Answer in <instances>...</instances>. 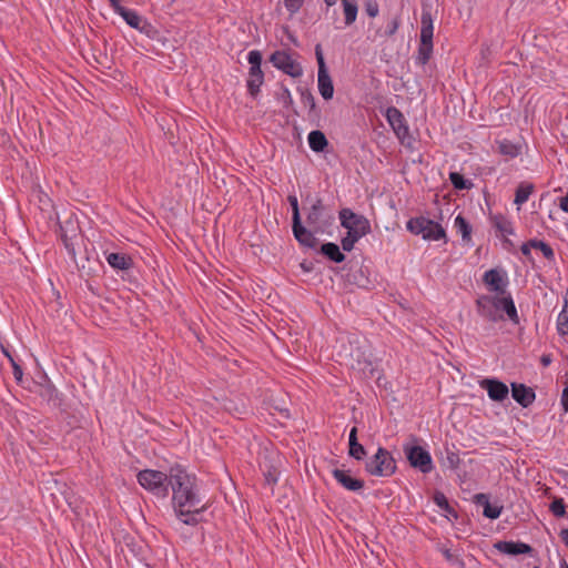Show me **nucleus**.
<instances>
[{
  "label": "nucleus",
  "instance_id": "obj_1",
  "mask_svg": "<svg viewBox=\"0 0 568 568\" xmlns=\"http://www.w3.org/2000/svg\"><path fill=\"white\" fill-rule=\"evenodd\" d=\"M169 483L175 515L185 525H196L205 505L199 495L195 477L181 467H172Z\"/></svg>",
  "mask_w": 568,
  "mask_h": 568
},
{
  "label": "nucleus",
  "instance_id": "obj_2",
  "mask_svg": "<svg viewBox=\"0 0 568 568\" xmlns=\"http://www.w3.org/2000/svg\"><path fill=\"white\" fill-rule=\"evenodd\" d=\"M477 306L480 315L493 322L503 320L506 315L514 324L519 323L515 303L507 292L480 296Z\"/></svg>",
  "mask_w": 568,
  "mask_h": 568
},
{
  "label": "nucleus",
  "instance_id": "obj_3",
  "mask_svg": "<svg viewBox=\"0 0 568 568\" xmlns=\"http://www.w3.org/2000/svg\"><path fill=\"white\" fill-rule=\"evenodd\" d=\"M338 219L341 226L346 230V235L341 240L342 247L346 252L352 251L362 237L371 233L369 220L348 207L338 212Z\"/></svg>",
  "mask_w": 568,
  "mask_h": 568
},
{
  "label": "nucleus",
  "instance_id": "obj_4",
  "mask_svg": "<svg viewBox=\"0 0 568 568\" xmlns=\"http://www.w3.org/2000/svg\"><path fill=\"white\" fill-rule=\"evenodd\" d=\"M406 229L415 234L420 235L425 241H440L447 242V236L444 227L427 217L418 216L407 221Z\"/></svg>",
  "mask_w": 568,
  "mask_h": 568
},
{
  "label": "nucleus",
  "instance_id": "obj_5",
  "mask_svg": "<svg viewBox=\"0 0 568 568\" xmlns=\"http://www.w3.org/2000/svg\"><path fill=\"white\" fill-rule=\"evenodd\" d=\"M138 483L148 491L159 497L169 494L170 474L155 469H143L136 475Z\"/></svg>",
  "mask_w": 568,
  "mask_h": 568
},
{
  "label": "nucleus",
  "instance_id": "obj_6",
  "mask_svg": "<svg viewBox=\"0 0 568 568\" xmlns=\"http://www.w3.org/2000/svg\"><path fill=\"white\" fill-rule=\"evenodd\" d=\"M247 62L250 69L246 85L250 94L255 97L264 82V73L261 69L262 53L258 50H251L247 53Z\"/></svg>",
  "mask_w": 568,
  "mask_h": 568
},
{
  "label": "nucleus",
  "instance_id": "obj_7",
  "mask_svg": "<svg viewBox=\"0 0 568 568\" xmlns=\"http://www.w3.org/2000/svg\"><path fill=\"white\" fill-rule=\"evenodd\" d=\"M395 469L394 458L384 448H378L376 454L366 464V470L373 476H390L395 473Z\"/></svg>",
  "mask_w": 568,
  "mask_h": 568
},
{
  "label": "nucleus",
  "instance_id": "obj_8",
  "mask_svg": "<svg viewBox=\"0 0 568 568\" xmlns=\"http://www.w3.org/2000/svg\"><path fill=\"white\" fill-rule=\"evenodd\" d=\"M270 62L278 70L288 74L292 78H300L303 75V68L288 52L275 51L270 57Z\"/></svg>",
  "mask_w": 568,
  "mask_h": 568
},
{
  "label": "nucleus",
  "instance_id": "obj_9",
  "mask_svg": "<svg viewBox=\"0 0 568 568\" xmlns=\"http://www.w3.org/2000/svg\"><path fill=\"white\" fill-rule=\"evenodd\" d=\"M120 17H122L128 26L138 30L140 33L145 34L148 38H158V29L148 19L140 16L135 10L125 9Z\"/></svg>",
  "mask_w": 568,
  "mask_h": 568
},
{
  "label": "nucleus",
  "instance_id": "obj_10",
  "mask_svg": "<svg viewBox=\"0 0 568 568\" xmlns=\"http://www.w3.org/2000/svg\"><path fill=\"white\" fill-rule=\"evenodd\" d=\"M405 455L409 464L418 468L422 473L427 474L433 469V460L430 454L420 446L405 445Z\"/></svg>",
  "mask_w": 568,
  "mask_h": 568
},
{
  "label": "nucleus",
  "instance_id": "obj_11",
  "mask_svg": "<svg viewBox=\"0 0 568 568\" xmlns=\"http://www.w3.org/2000/svg\"><path fill=\"white\" fill-rule=\"evenodd\" d=\"M420 49L419 53L423 55V60L426 61L433 48V33L434 23L429 12H423L420 18Z\"/></svg>",
  "mask_w": 568,
  "mask_h": 568
},
{
  "label": "nucleus",
  "instance_id": "obj_12",
  "mask_svg": "<svg viewBox=\"0 0 568 568\" xmlns=\"http://www.w3.org/2000/svg\"><path fill=\"white\" fill-rule=\"evenodd\" d=\"M385 116L396 136L400 141H405L409 135V129L403 113L398 109L390 106L387 108Z\"/></svg>",
  "mask_w": 568,
  "mask_h": 568
},
{
  "label": "nucleus",
  "instance_id": "obj_13",
  "mask_svg": "<svg viewBox=\"0 0 568 568\" xmlns=\"http://www.w3.org/2000/svg\"><path fill=\"white\" fill-rule=\"evenodd\" d=\"M484 283L489 291L496 293H505L508 284L507 275L500 270H489L484 274Z\"/></svg>",
  "mask_w": 568,
  "mask_h": 568
},
{
  "label": "nucleus",
  "instance_id": "obj_14",
  "mask_svg": "<svg viewBox=\"0 0 568 568\" xmlns=\"http://www.w3.org/2000/svg\"><path fill=\"white\" fill-rule=\"evenodd\" d=\"M479 385L487 392L488 397L495 402L504 400L509 394L508 386L497 379L486 378L483 379Z\"/></svg>",
  "mask_w": 568,
  "mask_h": 568
},
{
  "label": "nucleus",
  "instance_id": "obj_15",
  "mask_svg": "<svg viewBox=\"0 0 568 568\" xmlns=\"http://www.w3.org/2000/svg\"><path fill=\"white\" fill-rule=\"evenodd\" d=\"M513 398L523 407H528L535 399V393L524 384H511Z\"/></svg>",
  "mask_w": 568,
  "mask_h": 568
},
{
  "label": "nucleus",
  "instance_id": "obj_16",
  "mask_svg": "<svg viewBox=\"0 0 568 568\" xmlns=\"http://www.w3.org/2000/svg\"><path fill=\"white\" fill-rule=\"evenodd\" d=\"M293 233L295 239L300 242V244L306 246V247H315L316 245V237L313 232L305 229L301 220H297V222H293Z\"/></svg>",
  "mask_w": 568,
  "mask_h": 568
},
{
  "label": "nucleus",
  "instance_id": "obj_17",
  "mask_svg": "<svg viewBox=\"0 0 568 568\" xmlns=\"http://www.w3.org/2000/svg\"><path fill=\"white\" fill-rule=\"evenodd\" d=\"M333 476L344 488L352 491H357L364 486L362 480L352 477V475L346 470L334 469Z\"/></svg>",
  "mask_w": 568,
  "mask_h": 568
},
{
  "label": "nucleus",
  "instance_id": "obj_18",
  "mask_svg": "<svg viewBox=\"0 0 568 568\" xmlns=\"http://www.w3.org/2000/svg\"><path fill=\"white\" fill-rule=\"evenodd\" d=\"M317 85L320 94L324 100H331L334 95V85L327 70H318Z\"/></svg>",
  "mask_w": 568,
  "mask_h": 568
},
{
  "label": "nucleus",
  "instance_id": "obj_19",
  "mask_svg": "<svg viewBox=\"0 0 568 568\" xmlns=\"http://www.w3.org/2000/svg\"><path fill=\"white\" fill-rule=\"evenodd\" d=\"M322 215H323V204L320 199L314 200L311 207L308 209L306 221L308 225H311L315 232L322 230Z\"/></svg>",
  "mask_w": 568,
  "mask_h": 568
},
{
  "label": "nucleus",
  "instance_id": "obj_20",
  "mask_svg": "<svg viewBox=\"0 0 568 568\" xmlns=\"http://www.w3.org/2000/svg\"><path fill=\"white\" fill-rule=\"evenodd\" d=\"M495 547L506 555H520L528 554L530 551V547L524 542L499 541Z\"/></svg>",
  "mask_w": 568,
  "mask_h": 568
},
{
  "label": "nucleus",
  "instance_id": "obj_21",
  "mask_svg": "<svg viewBox=\"0 0 568 568\" xmlns=\"http://www.w3.org/2000/svg\"><path fill=\"white\" fill-rule=\"evenodd\" d=\"M491 222L501 236L506 237L514 234L513 223L506 216L500 214L494 215L491 216Z\"/></svg>",
  "mask_w": 568,
  "mask_h": 568
},
{
  "label": "nucleus",
  "instance_id": "obj_22",
  "mask_svg": "<svg viewBox=\"0 0 568 568\" xmlns=\"http://www.w3.org/2000/svg\"><path fill=\"white\" fill-rule=\"evenodd\" d=\"M348 444H349V455L353 458L359 460L365 456L366 453H365L363 445H361L357 442V428L356 427H353L349 432Z\"/></svg>",
  "mask_w": 568,
  "mask_h": 568
},
{
  "label": "nucleus",
  "instance_id": "obj_23",
  "mask_svg": "<svg viewBox=\"0 0 568 568\" xmlns=\"http://www.w3.org/2000/svg\"><path fill=\"white\" fill-rule=\"evenodd\" d=\"M109 265L115 270H128L131 265V260L125 254L110 253L105 256Z\"/></svg>",
  "mask_w": 568,
  "mask_h": 568
},
{
  "label": "nucleus",
  "instance_id": "obj_24",
  "mask_svg": "<svg viewBox=\"0 0 568 568\" xmlns=\"http://www.w3.org/2000/svg\"><path fill=\"white\" fill-rule=\"evenodd\" d=\"M308 145L314 152H322L327 146V139L321 131H312L307 136Z\"/></svg>",
  "mask_w": 568,
  "mask_h": 568
},
{
  "label": "nucleus",
  "instance_id": "obj_25",
  "mask_svg": "<svg viewBox=\"0 0 568 568\" xmlns=\"http://www.w3.org/2000/svg\"><path fill=\"white\" fill-rule=\"evenodd\" d=\"M454 227L456 229V232L462 235L464 242H471V226L463 215L459 214L455 217Z\"/></svg>",
  "mask_w": 568,
  "mask_h": 568
},
{
  "label": "nucleus",
  "instance_id": "obj_26",
  "mask_svg": "<svg viewBox=\"0 0 568 568\" xmlns=\"http://www.w3.org/2000/svg\"><path fill=\"white\" fill-rule=\"evenodd\" d=\"M345 24L351 26L356 21L358 7L356 0H342Z\"/></svg>",
  "mask_w": 568,
  "mask_h": 568
},
{
  "label": "nucleus",
  "instance_id": "obj_27",
  "mask_svg": "<svg viewBox=\"0 0 568 568\" xmlns=\"http://www.w3.org/2000/svg\"><path fill=\"white\" fill-rule=\"evenodd\" d=\"M477 500H478V503H481L484 505V515L487 518L496 519L500 516L501 509H503L501 506L491 505L489 503L488 498L483 494L477 496Z\"/></svg>",
  "mask_w": 568,
  "mask_h": 568
},
{
  "label": "nucleus",
  "instance_id": "obj_28",
  "mask_svg": "<svg viewBox=\"0 0 568 568\" xmlns=\"http://www.w3.org/2000/svg\"><path fill=\"white\" fill-rule=\"evenodd\" d=\"M532 191L534 185L530 183L525 182L518 185L514 201L518 210L520 209V205L528 201Z\"/></svg>",
  "mask_w": 568,
  "mask_h": 568
},
{
  "label": "nucleus",
  "instance_id": "obj_29",
  "mask_svg": "<svg viewBox=\"0 0 568 568\" xmlns=\"http://www.w3.org/2000/svg\"><path fill=\"white\" fill-rule=\"evenodd\" d=\"M322 253L336 263L345 260V255L341 252L338 245L335 243H325L321 248Z\"/></svg>",
  "mask_w": 568,
  "mask_h": 568
},
{
  "label": "nucleus",
  "instance_id": "obj_30",
  "mask_svg": "<svg viewBox=\"0 0 568 568\" xmlns=\"http://www.w3.org/2000/svg\"><path fill=\"white\" fill-rule=\"evenodd\" d=\"M557 331L560 335H568V291L565 298V305L557 316Z\"/></svg>",
  "mask_w": 568,
  "mask_h": 568
},
{
  "label": "nucleus",
  "instance_id": "obj_31",
  "mask_svg": "<svg viewBox=\"0 0 568 568\" xmlns=\"http://www.w3.org/2000/svg\"><path fill=\"white\" fill-rule=\"evenodd\" d=\"M498 150L501 154L507 155L509 158H515L520 152V148L517 144L507 140L498 142Z\"/></svg>",
  "mask_w": 568,
  "mask_h": 568
},
{
  "label": "nucleus",
  "instance_id": "obj_32",
  "mask_svg": "<svg viewBox=\"0 0 568 568\" xmlns=\"http://www.w3.org/2000/svg\"><path fill=\"white\" fill-rule=\"evenodd\" d=\"M531 245L534 246V250L540 252L547 260H554L555 253L547 243L542 241H531Z\"/></svg>",
  "mask_w": 568,
  "mask_h": 568
},
{
  "label": "nucleus",
  "instance_id": "obj_33",
  "mask_svg": "<svg viewBox=\"0 0 568 568\" xmlns=\"http://www.w3.org/2000/svg\"><path fill=\"white\" fill-rule=\"evenodd\" d=\"M449 179L454 187L457 190L469 189L471 185V183L468 180H465L464 176L457 172L450 173Z\"/></svg>",
  "mask_w": 568,
  "mask_h": 568
},
{
  "label": "nucleus",
  "instance_id": "obj_34",
  "mask_svg": "<svg viewBox=\"0 0 568 568\" xmlns=\"http://www.w3.org/2000/svg\"><path fill=\"white\" fill-rule=\"evenodd\" d=\"M549 509L556 517H564L566 515V505L561 498L554 499Z\"/></svg>",
  "mask_w": 568,
  "mask_h": 568
},
{
  "label": "nucleus",
  "instance_id": "obj_35",
  "mask_svg": "<svg viewBox=\"0 0 568 568\" xmlns=\"http://www.w3.org/2000/svg\"><path fill=\"white\" fill-rule=\"evenodd\" d=\"M365 11L371 18H375L379 12L377 2L374 0H367L365 2Z\"/></svg>",
  "mask_w": 568,
  "mask_h": 568
},
{
  "label": "nucleus",
  "instance_id": "obj_36",
  "mask_svg": "<svg viewBox=\"0 0 568 568\" xmlns=\"http://www.w3.org/2000/svg\"><path fill=\"white\" fill-rule=\"evenodd\" d=\"M303 3V0H284V4L291 14L297 12Z\"/></svg>",
  "mask_w": 568,
  "mask_h": 568
},
{
  "label": "nucleus",
  "instance_id": "obj_37",
  "mask_svg": "<svg viewBox=\"0 0 568 568\" xmlns=\"http://www.w3.org/2000/svg\"><path fill=\"white\" fill-rule=\"evenodd\" d=\"M434 501L439 508L444 510H449V505L444 494L437 493L434 496Z\"/></svg>",
  "mask_w": 568,
  "mask_h": 568
},
{
  "label": "nucleus",
  "instance_id": "obj_38",
  "mask_svg": "<svg viewBox=\"0 0 568 568\" xmlns=\"http://www.w3.org/2000/svg\"><path fill=\"white\" fill-rule=\"evenodd\" d=\"M288 201L293 211V222H297V220H301L297 199L292 195L288 197Z\"/></svg>",
  "mask_w": 568,
  "mask_h": 568
},
{
  "label": "nucleus",
  "instance_id": "obj_39",
  "mask_svg": "<svg viewBox=\"0 0 568 568\" xmlns=\"http://www.w3.org/2000/svg\"><path fill=\"white\" fill-rule=\"evenodd\" d=\"M315 54H316V60H317V64H318V70H327V68L325 65V60H324V55L322 52V48L320 44L316 45V48H315Z\"/></svg>",
  "mask_w": 568,
  "mask_h": 568
},
{
  "label": "nucleus",
  "instance_id": "obj_40",
  "mask_svg": "<svg viewBox=\"0 0 568 568\" xmlns=\"http://www.w3.org/2000/svg\"><path fill=\"white\" fill-rule=\"evenodd\" d=\"M10 363L13 369V376L18 382L22 381L23 372L22 368L18 365V363L13 359V357H10Z\"/></svg>",
  "mask_w": 568,
  "mask_h": 568
},
{
  "label": "nucleus",
  "instance_id": "obj_41",
  "mask_svg": "<svg viewBox=\"0 0 568 568\" xmlns=\"http://www.w3.org/2000/svg\"><path fill=\"white\" fill-rule=\"evenodd\" d=\"M566 378L567 379H566L565 388L562 390L561 403L565 408V412H568V371L566 372Z\"/></svg>",
  "mask_w": 568,
  "mask_h": 568
},
{
  "label": "nucleus",
  "instance_id": "obj_42",
  "mask_svg": "<svg viewBox=\"0 0 568 568\" xmlns=\"http://www.w3.org/2000/svg\"><path fill=\"white\" fill-rule=\"evenodd\" d=\"M113 8L114 12L119 16H121L126 8L121 6L120 0H108Z\"/></svg>",
  "mask_w": 568,
  "mask_h": 568
},
{
  "label": "nucleus",
  "instance_id": "obj_43",
  "mask_svg": "<svg viewBox=\"0 0 568 568\" xmlns=\"http://www.w3.org/2000/svg\"><path fill=\"white\" fill-rule=\"evenodd\" d=\"M532 250L531 241L521 245V253L526 256H529Z\"/></svg>",
  "mask_w": 568,
  "mask_h": 568
},
{
  "label": "nucleus",
  "instance_id": "obj_44",
  "mask_svg": "<svg viewBox=\"0 0 568 568\" xmlns=\"http://www.w3.org/2000/svg\"><path fill=\"white\" fill-rule=\"evenodd\" d=\"M559 536L561 541L568 547V529H562Z\"/></svg>",
  "mask_w": 568,
  "mask_h": 568
},
{
  "label": "nucleus",
  "instance_id": "obj_45",
  "mask_svg": "<svg viewBox=\"0 0 568 568\" xmlns=\"http://www.w3.org/2000/svg\"><path fill=\"white\" fill-rule=\"evenodd\" d=\"M64 244H65V247L69 251V253L74 256L75 255L74 247L67 240H64Z\"/></svg>",
  "mask_w": 568,
  "mask_h": 568
},
{
  "label": "nucleus",
  "instance_id": "obj_46",
  "mask_svg": "<svg viewBox=\"0 0 568 568\" xmlns=\"http://www.w3.org/2000/svg\"><path fill=\"white\" fill-rule=\"evenodd\" d=\"M541 363H542L544 366H548L551 363L550 356L549 355H544L541 357Z\"/></svg>",
  "mask_w": 568,
  "mask_h": 568
},
{
  "label": "nucleus",
  "instance_id": "obj_47",
  "mask_svg": "<svg viewBox=\"0 0 568 568\" xmlns=\"http://www.w3.org/2000/svg\"><path fill=\"white\" fill-rule=\"evenodd\" d=\"M325 3L327 4V7H332L336 3V0H325Z\"/></svg>",
  "mask_w": 568,
  "mask_h": 568
},
{
  "label": "nucleus",
  "instance_id": "obj_48",
  "mask_svg": "<svg viewBox=\"0 0 568 568\" xmlns=\"http://www.w3.org/2000/svg\"><path fill=\"white\" fill-rule=\"evenodd\" d=\"M2 352H3V354L8 357V359L10 361V357H12V356H11V354L8 352V349L3 347V348H2Z\"/></svg>",
  "mask_w": 568,
  "mask_h": 568
},
{
  "label": "nucleus",
  "instance_id": "obj_49",
  "mask_svg": "<svg viewBox=\"0 0 568 568\" xmlns=\"http://www.w3.org/2000/svg\"><path fill=\"white\" fill-rule=\"evenodd\" d=\"M284 94H285L288 99H291V94H290V91H288V90H285V91H284Z\"/></svg>",
  "mask_w": 568,
  "mask_h": 568
},
{
  "label": "nucleus",
  "instance_id": "obj_50",
  "mask_svg": "<svg viewBox=\"0 0 568 568\" xmlns=\"http://www.w3.org/2000/svg\"><path fill=\"white\" fill-rule=\"evenodd\" d=\"M446 557L449 559L450 558V555L448 551L445 552Z\"/></svg>",
  "mask_w": 568,
  "mask_h": 568
},
{
  "label": "nucleus",
  "instance_id": "obj_51",
  "mask_svg": "<svg viewBox=\"0 0 568 568\" xmlns=\"http://www.w3.org/2000/svg\"><path fill=\"white\" fill-rule=\"evenodd\" d=\"M534 568H539V567H534Z\"/></svg>",
  "mask_w": 568,
  "mask_h": 568
},
{
  "label": "nucleus",
  "instance_id": "obj_52",
  "mask_svg": "<svg viewBox=\"0 0 568 568\" xmlns=\"http://www.w3.org/2000/svg\"><path fill=\"white\" fill-rule=\"evenodd\" d=\"M566 568H568V567H566Z\"/></svg>",
  "mask_w": 568,
  "mask_h": 568
}]
</instances>
